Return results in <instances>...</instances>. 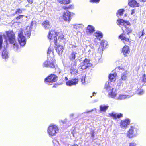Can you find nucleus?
<instances>
[{
	"mask_svg": "<svg viewBox=\"0 0 146 146\" xmlns=\"http://www.w3.org/2000/svg\"><path fill=\"white\" fill-rule=\"evenodd\" d=\"M118 25L125 26L122 28V29L123 31V33L119 36V38L123 40L124 43H125V42H128L129 41L128 38V36L129 35V33H131L132 30L126 27L127 25H130V22L128 21H125L123 19L118 20Z\"/></svg>",
	"mask_w": 146,
	"mask_h": 146,
	"instance_id": "f257e3e1",
	"label": "nucleus"
},
{
	"mask_svg": "<svg viewBox=\"0 0 146 146\" xmlns=\"http://www.w3.org/2000/svg\"><path fill=\"white\" fill-rule=\"evenodd\" d=\"M28 29V27H27L26 29L21 30L19 32L18 41L22 46L26 44V38H28L30 37L31 30Z\"/></svg>",
	"mask_w": 146,
	"mask_h": 146,
	"instance_id": "f03ea898",
	"label": "nucleus"
},
{
	"mask_svg": "<svg viewBox=\"0 0 146 146\" xmlns=\"http://www.w3.org/2000/svg\"><path fill=\"white\" fill-rule=\"evenodd\" d=\"M52 47L50 46L48 48L47 52L48 58L47 60L43 64V66L45 67H50L53 68L55 67L54 60V55L52 51Z\"/></svg>",
	"mask_w": 146,
	"mask_h": 146,
	"instance_id": "7ed1b4c3",
	"label": "nucleus"
},
{
	"mask_svg": "<svg viewBox=\"0 0 146 146\" xmlns=\"http://www.w3.org/2000/svg\"><path fill=\"white\" fill-rule=\"evenodd\" d=\"M6 37L4 35V37L10 44H13V48L15 50H17L18 45L16 43V39L15 34L12 31L9 30L6 32Z\"/></svg>",
	"mask_w": 146,
	"mask_h": 146,
	"instance_id": "20e7f679",
	"label": "nucleus"
},
{
	"mask_svg": "<svg viewBox=\"0 0 146 146\" xmlns=\"http://www.w3.org/2000/svg\"><path fill=\"white\" fill-rule=\"evenodd\" d=\"M138 84L139 86H137V94L141 95L144 94V91L140 87L144 85L146 86V75L145 74H143L141 76Z\"/></svg>",
	"mask_w": 146,
	"mask_h": 146,
	"instance_id": "39448f33",
	"label": "nucleus"
},
{
	"mask_svg": "<svg viewBox=\"0 0 146 146\" xmlns=\"http://www.w3.org/2000/svg\"><path fill=\"white\" fill-rule=\"evenodd\" d=\"M111 83L109 81H107L106 83L105 88L109 92V94L113 98H114L117 95V92L115 89L112 86H110Z\"/></svg>",
	"mask_w": 146,
	"mask_h": 146,
	"instance_id": "423d86ee",
	"label": "nucleus"
},
{
	"mask_svg": "<svg viewBox=\"0 0 146 146\" xmlns=\"http://www.w3.org/2000/svg\"><path fill=\"white\" fill-rule=\"evenodd\" d=\"M59 33L58 32H57L54 30H51L50 31L48 35L49 39L50 40H53L56 46H57L56 36L58 35Z\"/></svg>",
	"mask_w": 146,
	"mask_h": 146,
	"instance_id": "0eeeda50",
	"label": "nucleus"
},
{
	"mask_svg": "<svg viewBox=\"0 0 146 146\" xmlns=\"http://www.w3.org/2000/svg\"><path fill=\"white\" fill-rule=\"evenodd\" d=\"M59 131L58 127L56 125H50L48 127L47 131L48 134L51 136L55 135Z\"/></svg>",
	"mask_w": 146,
	"mask_h": 146,
	"instance_id": "6e6552de",
	"label": "nucleus"
},
{
	"mask_svg": "<svg viewBox=\"0 0 146 146\" xmlns=\"http://www.w3.org/2000/svg\"><path fill=\"white\" fill-rule=\"evenodd\" d=\"M89 60L85 59L83 62H81L78 65V69L80 71H82L83 70L90 66L91 64L89 63Z\"/></svg>",
	"mask_w": 146,
	"mask_h": 146,
	"instance_id": "1a4fd4ad",
	"label": "nucleus"
},
{
	"mask_svg": "<svg viewBox=\"0 0 146 146\" xmlns=\"http://www.w3.org/2000/svg\"><path fill=\"white\" fill-rule=\"evenodd\" d=\"M107 42L105 40H102V41L100 45V48L98 49V53H97V54L99 55V56L97 58L98 59H100V58L102 53V52L103 50V49L107 46Z\"/></svg>",
	"mask_w": 146,
	"mask_h": 146,
	"instance_id": "9d476101",
	"label": "nucleus"
},
{
	"mask_svg": "<svg viewBox=\"0 0 146 146\" xmlns=\"http://www.w3.org/2000/svg\"><path fill=\"white\" fill-rule=\"evenodd\" d=\"M57 80L56 76L54 74H51L48 76L45 79V82L46 84L51 85V84Z\"/></svg>",
	"mask_w": 146,
	"mask_h": 146,
	"instance_id": "9b49d317",
	"label": "nucleus"
},
{
	"mask_svg": "<svg viewBox=\"0 0 146 146\" xmlns=\"http://www.w3.org/2000/svg\"><path fill=\"white\" fill-rule=\"evenodd\" d=\"M77 65L76 61H74L71 63V67L69 70L70 74L72 75H77L78 74V71L76 69V66Z\"/></svg>",
	"mask_w": 146,
	"mask_h": 146,
	"instance_id": "f8f14e48",
	"label": "nucleus"
},
{
	"mask_svg": "<svg viewBox=\"0 0 146 146\" xmlns=\"http://www.w3.org/2000/svg\"><path fill=\"white\" fill-rule=\"evenodd\" d=\"M78 80L77 79H72L69 80L66 82V84L67 86H71L73 85H75L78 84Z\"/></svg>",
	"mask_w": 146,
	"mask_h": 146,
	"instance_id": "ddd939ff",
	"label": "nucleus"
},
{
	"mask_svg": "<svg viewBox=\"0 0 146 146\" xmlns=\"http://www.w3.org/2000/svg\"><path fill=\"white\" fill-rule=\"evenodd\" d=\"M135 127L132 126H131L130 129L127 133V136L129 138H131L133 137L135 135L134 134V130Z\"/></svg>",
	"mask_w": 146,
	"mask_h": 146,
	"instance_id": "4468645a",
	"label": "nucleus"
},
{
	"mask_svg": "<svg viewBox=\"0 0 146 146\" xmlns=\"http://www.w3.org/2000/svg\"><path fill=\"white\" fill-rule=\"evenodd\" d=\"M70 12L66 11H64L63 16V19L65 21H69L70 20Z\"/></svg>",
	"mask_w": 146,
	"mask_h": 146,
	"instance_id": "2eb2a0df",
	"label": "nucleus"
},
{
	"mask_svg": "<svg viewBox=\"0 0 146 146\" xmlns=\"http://www.w3.org/2000/svg\"><path fill=\"white\" fill-rule=\"evenodd\" d=\"M77 53L75 51H73L71 52L69 56V58L70 61L73 62L74 61H76V58L77 56Z\"/></svg>",
	"mask_w": 146,
	"mask_h": 146,
	"instance_id": "dca6fc26",
	"label": "nucleus"
},
{
	"mask_svg": "<svg viewBox=\"0 0 146 146\" xmlns=\"http://www.w3.org/2000/svg\"><path fill=\"white\" fill-rule=\"evenodd\" d=\"M130 122V120L128 119H126L123 121H121L120 123L121 127L125 128L128 125H129Z\"/></svg>",
	"mask_w": 146,
	"mask_h": 146,
	"instance_id": "f3484780",
	"label": "nucleus"
},
{
	"mask_svg": "<svg viewBox=\"0 0 146 146\" xmlns=\"http://www.w3.org/2000/svg\"><path fill=\"white\" fill-rule=\"evenodd\" d=\"M95 28L94 27L91 25H88L86 29V32L87 34L89 35H90L95 31Z\"/></svg>",
	"mask_w": 146,
	"mask_h": 146,
	"instance_id": "a211bd4d",
	"label": "nucleus"
},
{
	"mask_svg": "<svg viewBox=\"0 0 146 146\" xmlns=\"http://www.w3.org/2000/svg\"><path fill=\"white\" fill-rule=\"evenodd\" d=\"M120 72H122L121 75V79L123 80H125L127 78V72L124 69H121Z\"/></svg>",
	"mask_w": 146,
	"mask_h": 146,
	"instance_id": "6ab92c4d",
	"label": "nucleus"
},
{
	"mask_svg": "<svg viewBox=\"0 0 146 146\" xmlns=\"http://www.w3.org/2000/svg\"><path fill=\"white\" fill-rule=\"evenodd\" d=\"M109 106L108 105H105L104 104L101 105L100 106V112H106V111L108 110Z\"/></svg>",
	"mask_w": 146,
	"mask_h": 146,
	"instance_id": "aec40b11",
	"label": "nucleus"
},
{
	"mask_svg": "<svg viewBox=\"0 0 146 146\" xmlns=\"http://www.w3.org/2000/svg\"><path fill=\"white\" fill-rule=\"evenodd\" d=\"M94 36L96 37L95 38L98 39L100 40V39L102 37L103 35L101 32L97 31L94 33Z\"/></svg>",
	"mask_w": 146,
	"mask_h": 146,
	"instance_id": "412c9836",
	"label": "nucleus"
},
{
	"mask_svg": "<svg viewBox=\"0 0 146 146\" xmlns=\"http://www.w3.org/2000/svg\"><path fill=\"white\" fill-rule=\"evenodd\" d=\"M28 27L30 30L35 29L36 27V22L35 21H33L31 23L30 26Z\"/></svg>",
	"mask_w": 146,
	"mask_h": 146,
	"instance_id": "4be33fe9",
	"label": "nucleus"
},
{
	"mask_svg": "<svg viewBox=\"0 0 146 146\" xmlns=\"http://www.w3.org/2000/svg\"><path fill=\"white\" fill-rule=\"evenodd\" d=\"M129 52L128 46H125L123 47L122 49V52L124 56H127V54H129Z\"/></svg>",
	"mask_w": 146,
	"mask_h": 146,
	"instance_id": "5701e85b",
	"label": "nucleus"
},
{
	"mask_svg": "<svg viewBox=\"0 0 146 146\" xmlns=\"http://www.w3.org/2000/svg\"><path fill=\"white\" fill-rule=\"evenodd\" d=\"M42 25L46 29H50V25L49 21L48 20H46L43 22Z\"/></svg>",
	"mask_w": 146,
	"mask_h": 146,
	"instance_id": "b1692460",
	"label": "nucleus"
},
{
	"mask_svg": "<svg viewBox=\"0 0 146 146\" xmlns=\"http://www.w3.org/2000/svg\"><path fill=\"white\" fill-rule=\"evenodd\" d=\"M55 47L56 48V52L59 54V55H61L62 53V52L64 50L63 46H62L59 45V46L57 47H56V46Z\"/></svg>",
	"mask_w": 146,
	"mask_h": 146,
	"instance_id": "393cba45",
	"label": "nucleus"
},
{
	"mask_svg": "<svg viewBox=\"0 0 146 146\" xmlns=\"http://www.w3.org/2000/svg\"><path fill=\"white\" fill-rule=\"evenodd\" d=\"M131 96H130L129 95H123V94H120L119 95V96L117 98V99L119 100H124L126 98H129Z\"/></svg>",
	"mask_w": 146,
	"mask_h": 146,
	"instance_id": "a878e982",
	"label": "nucleus"
},
{
	"mask_svg": "<svg viewBox=\"0 0 146 146\" xmlns=\"http://www.w3.org/2000/svg\"><path fill=\"white\" fill-rule=\"evenodd\" d=\"M91 52V50H89L88 52V54H90V56L94 58H96V60H98V59H97V58L99 56V55L97 54V53L96 54L94 51H92V54H90Z\"/></svg>",
	"mask_w": 146,
	"mask_h": 146,
	"instance_id": "bb28decb",
	"label": "nucleus"
},
{
	"mask_svg": "<svg viewBox=\"0 0 146 146\" xmlns=\"http://www.w3.org/2000/svg\"><path fill=\"white\" fill-rule=\"evenodd\" d=\"M128 4L132 7H136L137 5V2L135 0H128Z\"/></svg>",
	"mask_w": 146,
	"mask_h": 146,
	"instance_id": "cd10ccee",
	"label": "nucleus"
},
{
	"mask_svg": "<svg viewBox=\"0 0 146 146\" xmlns=\"http://www.w3.org/2000/svg\"><path fill=\"white\" fill-rule=\"evenodd\" d=\"M2 56L3 59H6L8 58V52L6 48H4L3 50Z\"/></svg>",
	"mask_w": 146,
	"mask_h": 146,
	"instance_id": "c85d7f7f",
	"label": "nucleus"
},
{
	"mask_svg": "<svg viewBox=\"0 0 146 146\" xmlns=\"http://www.w3.org/2000/svg\"><path fill=\"white\" fill-rule=\"evenodd\" d=\"M116 74L114 73L113 74H111L109 76V78L111 82H114L115 80V77Z\"/></svg>",
	"mask_w": 146,
	"mask_h": 146,
	"instance_id": "c756f323",
	"label": "nucleus"
},
{
	"mask_svg": "<svg viewBox=\"0 0 146 146\" xmlns=\"http://www.w3.org/2000/svg\"><path fill=\"white\" fill-rule=\"evenodd\" d=\"M73 25V28L76 30H80L84 27V25L82 24Z\"/></svg>",
	"mask_w": 146,
	"mask_h": 146,
	"instance_id": "7c9ffc66",
	"label": "nucleus"
},
{
	"mask_svg": "<svg viewBox=\"0 0 146 146\" xmlns=\"http://www.w3.org/2000/svg\"><path fill=\"white\" fill-rule=\"evenodd\" d=\"M58 41H59L65 43L67 42V40L65 39L64 37V35H61L59 36Z\"/></svg>",
	"mask_w": 146,
	"mask_h": 146,
	"instance_id": "2f4dec72",
	"label": "nucleus"
},
{
	"mask_svg": "<svg viewBox=\"0 0 146 146\" xmlns=\"http://www.w3.org/2000/svg\"><path fill=\"white\" fill-rule=\"evenodd\" d=\"M111 116L115 118H116V117L119 118L123 116V114L121 113L114 114L112 113L111 114Z\"/></svg>",
	"mask_w": 146,
	"mask_h": 146,
	"instance_id": "473e14b6",
	"label": "nucleus"
},
{
	"mask_svg": "<svg viewBox=\"0 0 146 146\" xmlns=\"http://www.w3.org/2000/svg\"><path fill=\"white\" fill-rule=\"evenodd\" d=\"M124 11L123 9H120L118 10L117 13V16L119 17V16L122 15L123 14Z\"/></svg>",
	"mask_w": 146,
	"mask_h": 146,
	"instance_id": "72a5a7b5",
	"label": "nucleus"
},
{
	"mask_svg": "<svg viewBox=\"0 0 146 146\" xmlns=\"http://www.w3.org/2000/svg\"><path fill=\"white\" fill-rule=\"evenodd\" d=\"M55 72L58 74H60L61 72V70L58 67H55Z\"/></svg>",
	"mask_w": 146,
	"mask_h": 146,
	"instance_id": "f704fd0d",
	"label": "nucleus"
},
{
	"mask_svg": "<svg viewBox=\"0 0 146 146\" xmlns=\"http://www.w3.org/2000/svg\"><path fill=\"white\" fill-rule=\"evenodd\" d=\"M61 3L63 4H68L70 3V0H62Z\"/></svg>",
	"mask_w": 146,
	"mask_h": 146,
	"instance_id": "c9c22d12",
	"label": "nucleus"
},
{
	"mask_svg": "<svg viewBox=\"0 0 146 146\" xmlns=\"http://www.w3.org/2000/svg\"><path fill=\"white\" fill-rule=\"evenodd\" d=\"M3 43L2 36L0 35V50L2 48V45Z\"/></svg>",
	"mask_w": 146,
	"mask_h": 146,
	"instance_id": "e433bc0d",
	"label": "nucleus"
},
{
	"mask_svg": "<svg viewBox=\"0 0 146 146\" xmlns=\"http://www.w3.org/2000/svg\"><path fill=\"white\" fill-rule=\"evenodd\" d=\"M53 143L54 146H58V143L56 139H54L53 140Z\"/></svg>",
	"mask_w": 146,
	"mask_h": 146,
	"instance_id": "4c0bfd02",
	"label": "nucleus"
},
{
	"mask_svg": "<svg viewBox=\"0 0 146 146\" xmlns=\"http://www.w3.org/2000/svg\"><path fill=\"white\" fill-rule=\"evenodd\" d=\"M122 80L121 79H119L118 81L117 82V85L118 86H120L123 83V82Z\"/></svg>",
	"mask_w": 146,
	"mask_h": 146,
	"instance_id": "58836bf2",
	"label": "nucleus"
},
{
	"mask_svg": "<svg viewBox=\"0 0 146 146\" xmlns=\"http://www.w3.org/2000/svg\"><path fill=\"white\" fill-rule=\"evenodd\" d=\"M22 13V10L20 9L19 8L17 9V11L15 12L16 14H19L21 13Z\"/></svg>",
	"mask_w": 146,
	"mask_h": 146,
	"instance_id": "ea45409f",
	"label": "nucleus"
},
{
	"mask_svg": "<svg viewBox=\"0 0 146 146\" xmlns=\"http://www.w3.org/2000/svg\"><path fill=\"white\" fill-rule=\"evenodd\" d=\"M85 76H83L81 78V82L82 84H84L85 83Z\"/></svg>",
	"mask_w": 146,
	"mask_h": 146,
	"instance_id": "a19ab883",
	"label": "nucleus"
},
{
	"mask_svg": "<svg viewBox=\"0 0 146 146\" xmlns=\"http://www.w3.org/2000/svg\"><path fill=\"white\" fill-rule=\"evenodd\" d=\"M144 34V30L141 31L139 33V37L140 38Z\"/></svg>",
	"mask_w": 146,
	"mask_h": 146,
	"instance_id": "79ce46f5",
	"label": "nucleus"
},
{
	"mask_svg": "<svg viewBox=\"0 0 146 146\" xmlns=\"http://www.w3.org/2000/svg\"><path fill=\"white\" fill-rule=\"evenodd\" d=\"M24 16V15H19L16 18V19L18 20L22 18Z\"/></svg>",
	"mask_w": 146,
	"mask_h": 146,
	"instance_id": "37998d69",
	"label": "nucleus"
},
{
	"mask_svg": "<svg viewBox=\"0 0 146 146\" xmlns=\"http://www.w3.org/2000/svg\"><path fill=\"white\" fill-rule=\"evenodd\" d=\"M66 122V120H64V121H63L62 120H60L59 122L61 125H62L63 124L65 123Z\"/></svg>",
	"mask_w": 146,
	"mask_h": 146,
	"instance_id": "c03bdc74",
	"label": "nucleus"
},
{
	"mask_svg": "<svg viewBox=\"0 0 146 146\" xmlns=\"http://www.w3.org/2000/svg\"><path fill=\"white\" fill-rule=\"evenodd\" d=\"M100 0H91V1L96 3H98Z\"/></svg>",
	"mask_w": 146,
	"mask_h": 146,
	"instance_id": "a18cd8bd",
	"label": "nucleus"
},
{
	"mask_svg": "<svg viewBox=\"0 0 146 146\" xmlns=\"http://www.w3.org/2000/svg\"><path fill=\"white\" fill-rule=\"evenodd\" d=\"M136 143H129V146H136Z\"/></svg>",
	"mask_w": 146,
	"mask_h": 146,
	"instance_id": "49530a36",
	"label": "nucleus"
},
{
	"mask_svg": "<svg viewBox=\"0 0 146 146\" xmlns=\"http://www.w3.org/2000/svg\"><path fill=\"white\" fill-rule=\"evenodd\" d=\"M74 114L73 113H71L70 114V117L71 119H72L74 116Z\"/></svg>",
	"mask_w": 146,
	"mask_h": 146,
	"instance_id": "de8ad7c7",
	"label": "nucleus"
},
{
	"mask_svg": "<svg viewBox=\"0 0 146 146\" xmlns=\"http://www.w3.org/2000/svg\"><path fill=\"white\" fill-rule=\"evenodd\" d=\"M33 0H27L28 3L30 4H31L33 3Z\"/></svg>",
	"mask_w": 146,
	"mask_h": 146,
	"instance_id": "09e8293b",
	"label": "nucleus"
},
{
	"mask_svg": "<svg viewBox=\"0 0 146 146\" xmlns=\"http://www.w3.org/2000/svg\"><path fill=\"white\" fill-rule=\"evenodd\" d=\"M96 110V109H94L93 110H92L90 111H86V112H85V113H89L90 112H92L94 110Z\"/></svg>",
	"mask_w": 146,
	"mask_h": 146,
	"instance_id": "8fccbe9b",
	"label": "nucleus"
},
{
	"mask_svg": "<svg viewBox=\"0 0 146 146\" xmlns=\"http://www.w3.org/2000/svg\"><path fill=\"white\" fill-rule=\"evenodd\" d=\"M135 13V11L134 9H133L131 10V14L132 15H134V14Z\"/></svg>",
	"mask_w": 146,
	"mask_h": 146,
	"instance_id": "3c124183",
	"label": "nucleus"
},
{
	"mask_svg": "<svg viewBox=\"0 0 146 146\" xmlns=\"http://www.w3.org/2000/svg\"><path fill=\"white\" fill-rule=\"evenodd\" d=\"M91 137H94V132H93L91 133Z\"/></svg>",
	"mask_w": 146,
	"mask_h": 146,
	"instance_id": "603ef678",
	"label": "nucleus"
},
{
	"mask_svg": "<svg viewBox=\"0 0 146 146\" xmlns=\"http://www.w3.org/2000/svg\"><path fill=\"white\" fill-rule=\"evenodd\" d=\"M140 2H145L146 1V0H139Z\"/></svg>",
	"mask_w": 146,
	"mask_h": 146,
	"instance_id": "864d4df0",
	"label": "nucleus"
},
{
	"mask_svg": "<svg viewBox=\"0 0 146 146\" xmlns=\"http://www.w3.org/2000/svg\"><path fill=\"white\" fill-rule=\"evenodd\" d=\"M58 1L60 3H61L62 1H63L62 0H58Z\"/></svg>",
	"mask_w": 146,
	"mask_h": 146,
	"instance_id": "5fc2aeb1",
	"label": "nucleus"
},
{
	"mask_svg": "<svg viewBox=\"0 0 146 146\" xmlns=\"http://www.w3.org/2000/svg\"><path fill=\"white\" fill-rule=\"evenodd\" d=\"M63 8L65 9H68V8L66 7H64Z\"/></svg>",
	"mask_w": 146,
	"mask_h": 146,
	"instance_id": "6e6d98bb",
	"label": "nucleus"
},
{
	"mask_svg": "<svg viewBox=\"0 0 146 146\" xmlns=\"http://www.w3.org/2000/svg\"><path fill=\"white\" fill-rule=\"evenodd\" d=\"M65 80H68V78L66 76L65 77Z\"/></svg>",
	"mask_w": 146,
	"mask_h": 146,
	"instance_id": "4d7b16f0",
	"label": "nucleus"
},
{
	"mask_svg": "<svg viewBox=\"0 0 146 146\" xmlns=\"http://www.w3.org/2000/svg\"><path fill=\"white\" fill-rule=\"evenodd\" d=\"M72 146H78V145H72Z\"/></svg>",
	"mask_w": 146,
	"mask_h": 146,
	"instance_id": "13d9d810",
	"label": "nucleus"
},
{
	"mask_svg": "<svg viewBox=\"0 0 146 146\" xmlns=\"http://www.w3.org/2000/svg\"><path fill=\"white\" fill-rule=\"evenodd\" d=\"M139 4L137 3V7H139Z\"/></svg>",
	"mask_w": 146,
	"mask_h": 146,
	"instance_id": "bf43d9fd",
	"label": "nucleus"
},
{
	"mask_svg": "<svg viewBox=\"0 0 146 146\" xmlns=\"http://www.w3.org/2000/svg\"><path fill=\"white\" fill-rule=\"evenodd\" d=\"M96 94L95 92H94L93 93V96H94V94Z\"/></svg>",
	"mask_w": 146,
	"mask_h": 146,
	"instance_id": "052dcab7",
	"label": "nucleus"
},
{
	"mask_svg": "<svg viewBox=\"0 0 146 146\" xmlns=\"http://www.w3.org/2000/svg\"><path fill=\"white\" fill-rule=\"evenodd\" d=\"M6 44H7V42H6Z\"/></svg>",
	"mask_w": 146,
	"mask_h": 146,
	"instance_id": "680f3d73",
	"label": "nucleus"
},
{
	"mask_svg": "<svg viewBox=\"0 0 146 146\" xmlns=\"http://www.w3.org/2000/svg\"><path fill=\"white\" fill-rule=\"evenodd\" d=\"M92 96H91V97L92 98Z\"/></svg>",
	"mask_w": 146,
	"mask_h": 146,
	"instance_id": "e2e57ef3",
	"label": "nucleus"
}]
</instances>
